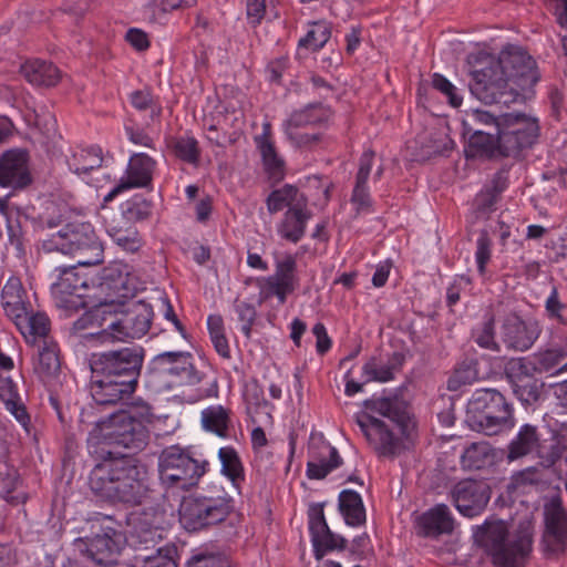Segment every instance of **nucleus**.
I'll return each mask as SVG.
<instances>
[{"label": "nucleus", "instance_id": "obj_60", "mask_svg": "<svg viewBox=\"0 0 567 567\" xmlns=\"http://www.w3.org/2000/svg\"><path fill=\"white\" fill-rule=\"evenodd\" d=\"M494 315L488 312L482 327L475 331V341L482 348H493L494 342Z\"/></svg>", "mask_w": 567, "mask_h": 567}, {"label": "nucleus", "instance_id": "obj_17", "mask_svg": "<svg viewBox=\"0 0 567 567\" xmlns=\"http://www.w3.org/2000/svg\"><path fill=\"white\" fill-rule=\"evenodd\" d=\"M121 534L110 525H101L100 532L92 537L78 538L75 546L79 551L94 563L102 565L113 561L120 553Z\"/></svg>", "mask_w": 567, "mask_h": 567}, {"label": "nucleus", "instance_id": "obj_15", "mask_svg": "<svg viewBox=\"0 0 567 567\" xmlns=\"http://www.w3.org/2000/svg\"><path fill=\"white\" fill-rule=\"evenodd\" d=\"M545 529L542 549L547 559H558L567 549V512L560 499H553L545 507Z\"/></svg>", "mask_w": 567, "mask_h": 567}, {"label": "nucleus", "instance_id": "obj_29", "mask_svg": "<svg viewBox=\"0 0 567 567\" xmlns=\"http://www.w3.org/2000/svg\"><path fill=\"white\" fill-rule=\"evenodd\" d=\"M310 217L311 213L307 206L288 209L278 226L279 235L288 241L298 243L305 235L306 225Z\"/></svg>", "mask_w": 567, "mask_h": 567}, {"label": "nucleus", "instance_id": "obj_28", "mask_svg": "<svg viewBox=\"0 0 567 567\" xmlns=\"http://www.w3.org/2000/svg\"><path fill=\"white\" fill-rule=\"evenodd\" d=\"M102 287L110 290L114 296L115 305H123L124 299L134 297L137 291V284L128 272L118 267L109 268L104 271Z\"/></svg>", "mask_w": 567, "mask_h": 567}, {"label": "nucleus", "instance_id": "obj_51", "mask_svg": "<svg viewBox=\"0 0 567 567\" xmlns=\"http://www.w3.org/2000/svg\"><path fill=\"white\" fill-rule=\"evenodd\" d=\"M321 121V107L310 105L301 111L295 112L290 115L286 123V127L298 130L307 125H312Z\"/></svg>", "mask_w": 567, "mask_h": 567}, {"label": "nucleus", "instance_id": "obj_46", "mask_svg": "<svg viewBox=\"0 0 567 567\" xmlns=\"http://www.w3.org/2000/svg\"><path fill=\"white\" fill-rule=\"evenodd\" d=\"M567 357L563 346L554 347L534 354L533 369L536 372H548L556 368Z\"/></svg>", "mask_w": 567, "mask_h": 567}, {"label": "nucleus", "instance_id": "obj_12", "mask_svg": "<svg viewBox=\"0 0 567 567\" xmlns=\"http://www.w3.org/2000/svg\"><path fill=\"white\" fill-rule=\"evenodd\" d=\"M498 567H524L533 547V526L522 520L508 532L505 522L498 519Z\"/></svg>", "mask_w": 567, "mask_h": 567}, {"label": "nucleus", "instance_id": "obj_52", "mask_svg": "<svg viewBox=\"0 0 567 567\" xmlns=\"http://www.w3.org/2000/svg\"><path fill=\"white\" fill-rule=\"evenodd\" d=\"M218 454L223 465V473L233 482L240 478L243 475V467L235 450L230 447H223L219 450Z\"/></svg>", "mask_w": 567, "mask_h": 567}, {"label": "nucleus", "instance_id": "obj_2", "mask_svg": "<svg viewBox=\"0 0 567 567\" xmlns=\"http://www.w3.org/2000/svg\"><path fill=\"white\" fill-rule=\"evenodd\" d=\"M144 351L125 347L93 353L90 358V391L99 405H116L131 399L137 386Z\"/></svg>", "mask_w": 567, "mask_h": 567}, {"label": "nucleus", "instance_id": "obj_45", "mask_svg": "<svg viewBox=\"0 0 567 567\" xmlns=\"http://www.w3.org/2000/svg\"><path fill=\"white\" fill-rule=\"evenodd\" d=\"M176 555V546L165 543L164 547L158 548L155 553L142 555L136 560L141 563L142 567H177Z\"/></svg>", "mask_w": 567, "mask_h": 567}, {"label": "nucleus", "instance_id": "obj_57", "mask_svg": "<svg viewBox=\"0 0 567 567\" xmlns=\"http://www.w3.org/2000/svg\"><path fill=\"white\" fill-rule=\"evenodd\" d=\"M529 372H535L533 363L526 362L524 358L511 359L505 364L504 369V375L511 385L523 379V375H527Z\"/></svg>", "mask_w": 567, "mask_h": 567}, {"label": "nucleus", "instance_id": "obj_13", "mask_svg": "<svg viewBox=\"0 0 567 567\" xmlns=\"http://www.w3.org/2000/svg\"><path fill=\"white\" fill-rule=\"evenodd\" d=\"M498 79L519 87H533L539 74L535 61L523 47L507 44L498 53Z\"/></svg>", "mask_w": 567, "mask_h": 567}, {"label": "nucleus", "instance_id": "obj_14", "mask_svg": "<svg viewBox=\"0 0 567 567\" xmlns=\"http://www.w3.org/2000/svg\"><path fill=\"white\" fill-rule=\"evenodd\" d=\"M13 124L7 117L0 118V143L12 132ZM28 153L23 150H9L0 157V185L22 188L31 183L28 168Z\"/></svg>", "mask_w": 567, "mask_h": 567}, {"label": "nucleus", "instance_id": "obj_3", "mask_svg": "<svg viewBox=\"0 0 567 567\" xmlns=\"http://www.w3.org/2000/svg\"><path fill=\"white\" fill-rule=\"evenodd\" d=\"M363 406L367 412L357 416V423L379 455L393 457L408 447L414 422L405 400L399 395L372 398Z\"/></svg>", "mask_w": 567, "mask_h": 567}, {"label": "nucleus", "instance_id": "obj_62", "mask_svg": "<svg viewBox=\"0 0 567 567\" xmlns=\"http://www.w3.org/2000/svg\"><path fill=\"white\" fill-rule=\"evenodd\" d=\"M34 124L47 138H53L55 136L56 120L52 113L48 111L41 113L34 112Z\"/></svg>", "mask_w": 567, "mask_h": 567}, {"label": "nucleus", "instance_id": "obj_10", "mask_svg": "<svg viewBox=\"0 0 567 567\" xmlns=\"http://www.w3.org/2000/svg\"><path fill=\"white\" fill-rule=\"evenodd\" d=\"M205 464L193 458L177 445L168 446L158 457L161 482L168 487L188 489L196 485L205 473Z\"/></svg>", "mask_w": 567, "mask_h": 567}, {"label": "nucleus", "instance_id": "obj_23", "mask_svg": "<svg viewBox=\"0 0 567 567\" xmlns=\"http://www.w3.org/2000/svg\"><path fill=\"white\" fill-rule=\"evenodd\" d=\"M297 262L293 256L287 255L276 262V272L267 279L268 291L275 295L280 303L286 301L288 293H291L297 286L295 276Z\"/></svg>", "mask_w": 567, "mask_h": 567}, {"label": "nucleus", "instance_id": "obj_8", "mask_svg": "<svg viewBox=\"0 0 567 567\" xmlns=\"http://www.w3.org/2000/svg\"><path fill=\"white\" fill-rule=\"evenodd\" d=\"M148 440L146 427L125 411L112 413L105 419L94 422L89 441L103 442L109 445L123 446L128 450L140 451Z\"/></svg>", "mask_w": 567, "mask_h": 567}, {"label": "nucleus", "instance_id": "obj_9", "mask_svg": "<svg viewBox=\"0 0 567 567\" xmlns=\"http://www.w3.org/2000/svg\"><path fill=\"white\" fill-rule=\"evenodd\" d=\"M233 511L231 499L225 496L189 495L178 509L179 522L188 532H197L224 522Z\"/></svg>", "mask_w": 567, "mask_h": 567}, {"label": "nucleus", "instance_id": "obj_39", "mask_svg": "<svg viewBox=\"0 0 567 567\" xmlns=\"http://www.w3.org/2000/svg\"><path fill=\"white\" fill-rule=\"evenodd\" d=\"M528 89L513 83L507 84L498 79V111L522 110L526 104L524 92Z\"/></svg>", "mask_w": 567, "mask_h": 567}, {"label": "nucleus", "instance_id": "obj_1", "mask_svg": "<svg viewBox=\"0 0 567 567\" xmlns=\"http://www.w3.org/2000/svg\"><path fill=\"white\" fill-rule=\"evenodd\" d=\"M104 460L97 463L89 476V487L100 499L110 504L135 507L152 504L155 491L146 466L128 456H115L103 451Z\"/></svg>", "mask_w": 567, "mask_h": 567}, {"label": "nucleus", "instance_id": "obj_7", "mask_svg": "<svg viewBox=\"0 0 567 567\" xmlns=\"http://www.w3.org/2000/svg\"><path fill=\"white\" fill-rule=\"evenodd\" d=\"M539 135L538 121L523 110L498 111V156L517 159Z\"/></svg>", "mask_w": 567, "mask_h": 567}, {"label": "nucleus", "instance_id": "obj_22", "mask_svg": "<svg viewBox=\"0 0 567 567\" xmlns=\"http://www.w3.org/2000/svg\"><path fill=\"white\" fill-rule=\"evenodd\" d=\"M503 342L508 349L525 351L532 347L538 337L535 324H527L516 315L505 318L503 326Z\"/></svg>", "mask_w": 567, "mask_h": 567}, {"label": "nucleus", "instance_id": "obj_4", "mask_svg": "<svg viewBox=\"0 0 567 567\" xmlns=\"http://www.w3.org/2000/svg\"><path fill=\"white\" fill-rule=\"evenodd\" d=\"M152 319L153 309L144 301H134L126 307L124 303L104 301L90 315L76 320L74 328L83 329L89 321L94 320L101 327V331L96 332L101 341H124L146 334Z\"/></svg>", "mask_w": 567, "mask_h": 567}, {"label": "nucleus", "instance_id": "obj_5", "mask_svg": "<svg viewBox=\"0 0 567 567\" xmlns=\"http://www.w3.org/2000/svg\"><path fill=\"white\" fill-rule=\"evenodd\" d=\"M207 365L196 360L188 351L167 350L158 353L152 361L148 383L155 391H177L185 393L203 382Z\"/></svg>", "mask_w": 567, "mask_h": 567}, {"label": "nucleus", "instance_id": "obj_41", "mask_svg": "<svg viewBox=\"0 0 567 567\" xmlns=\"http://www.w3.org/2000/svg\"><path fill=\"white\" fill-rule=\"evenodd\" d=\"M102 162L103 157L101 148L92 146L75 153L72 159L69 161V167L75 174L81 175L100 167Z\"/></svg>", "mask_w": 567, "mask_h": 567}, {"label": "nucleus", "instance_id": "obj_50", "mask_svg": "<svg viewBox=\"0 0 567 567\" xmlns=\"http://www.w3.org/2000/svg\"><path fill=\"white\" fill-rule=\"evenodd\" d=\"M188 567H230V563L223 553L202 550L190 558Z\"/></svg>", "mask_w": 567, "mask_h": 567}, {"label": "nucleus", "instance_id": "obj_44", "mask_svg": "<svg viewBox=\"0 0 567 567\" xmlns=\"http://www.w3.org/2000/svg\"><path fill=\"white\" fill-rule=\"evenodd\" d=\"M33 370L43 381L56 375L60 370V360L56 351L48 346L42 347L39 350Z\"/></svg>", "mask_w": 567, "mask_h": 567}, {"label": "nucleus", "instance_id": "obj_55", "mask_svg": "<svg viewBox=\"0 0 567 567\" xmlns=\"http://www.w3.org/2000/svg\"><path fill=\"white\" fill-rule=\"evenodd\" d=\"M109 236L125 251L135 252L142 247V238L136 228L113 231Z\"/></svg>", "mask_w": 567, "mask_h": 567}, {"label": "nucleus", "instance_id": "obj_36", "mask_svg": "<svg viewBox=\"0 0 567 567\" xmlns=\"http://www.w3.org/2000/svg\"><path fill=\"white\" fill-rule=\"evenodd\" d=\"M404 357L399 352H394L389 362L381 367H379L377 360L372 358L362 367V378H364V382L390 381L393 379L394 371L402 365Z\"/></svg>", "mask_w": 567, "mask_h": 567}, {"label": "nucleus", "instance_id": "obj_18", "mask_svg": "<svg viewBox=\"0 0 567 567\" xmlns=\"http://www.w3.org/2000/svg\"><path fill=\"white\" fill-rule=\"evenodd\" d=\"M492 491L485 482L465 480L451 491L456 509L467 517L482 513L491 498Z\"/></svg>", "mask_w": 567, "mask_h": 567}, {"label": "nucleus", "instance_id": "obj_56", "mask_svg": "<svg viewBox=\"0 0 567 567\" xmlns=\"http://www.w3.org/2000/svg\"><path fill=\"white\" fill-rule=\"evenodd\" d=\"M496 199V185L486 190H482L474 200V207L477 218H488L494 212V205Z\"/></svg>", "mask_w": 567, "mask_h": 567}, {"label": "nucleus", "instance_id": "obj_31", "mask_svg": "<svg viewBox=\"0 0 567 567\" xmlns=\"http://www.w3.org/2000/svg\"><path fill=\"white\" fill-rule=\"evenodd\" d=\"M0 400L4 403L7 410L16 417V420L27 429L30 416L21 401L16 383L9 377L0 374Z\"/></svg>", "mask_w": 567, "mask_h": 567}, {"label": "nucleus", "instance_id": "obj_54", "mask_svg": "<svg viewBox=\"0 0 567 567\" xmlns=\"http://www.w3.org/2000/svg\"><path fill=\"white\" fill-rule=\"evenodd\" d=\"M477 375L476 369L471 363H462L447 380L450 391H458L463 385L471 384Z\"/></svg>", "mask_w": 567, "mask_h": 567}, {"label": "nucleus", "instance_id": "obj_64", "mask_svg": "<svg viewBox=\"0 0 567 567\" xmlns=\"http://www.w3.org/2000/svg\"><path fill=\"white\" fill-rule=\"evenodd\" d=\"M132 105L140 111L151 110V117L157 116L159 111L155 110L153 96L147 91H135L131 94Z\"/></svg>", "mask_w": 567, "mask_h": 567}, {"label": "nucleus", "instance_id": "obj_48", "mask_svg": "<svg viewBox=\"0 0 567 567\" xmlns=\"http://www.w3.org/2000/svg\"><path fill=\"white\" fill-rule=\"evenodd\" d=\"M330 29L326 24L313 23L312 28L298 42V49L318 51L329 41Z\"/></svg>", "mask_w": 567, "mask_h": 567}, {"label": "nucleus", "instance_id": "obj_49", "mask_svg": "<svg viewBox=\"0 0 567 567\" xmlns=\"http://www.w3.org/2000/svg\"><path fill=\"white\" fill-rule=\"evenodd\" d=\"M25 333L34 337H45L49 331V319L43 313L30 315L25 309L24 317L19 320Z\"/></svg>", "mask_w": 567, "mask_h": 567}, {"label": "nucleus", "instance_id": "obj_58", "mask_svg": "<svg viewBox=\"0 0 567 567\" xmlns=\"http://www.w3.org/2000/svg\"><path fill=\"white\" fill-rule=\"evenodd\" d=\"M234 307L236 313L238 315V319L243 323V333L245 334L246 338H250L251 327L257 317V311L254 305L246 301L235 300Z\"/></svg>", "mask_w": 567, "mask_h": 567}, {"label": "nucleus", "instance_id": "obj_16", "mask_svg": "<svg viewBox=\"0 0 567 567\" xmlns=\"http://www.w3.org/2000/svg\"><path fill=\"white\" fill-rule=\"evenodd\" d=\"M471 93L484 104L496 101V59L491 53L480 51L467 56Z\"/></svg>", "mask_w": 567, "mask_h": 567}, {"label": "nucleus", "instance_id": "obj_33", "mask_svg": "<svg viewBox=\"0 0 567 567\" xmlns=\"http://www.w3.org/2000/svg\"><path fill=\"white\" fill-rule=\"evenodd\" d=\"M495 460V450L488 442L472 443L461 456L463 467L468 470H481L494 465Z\"/></svg>", "mask_w": 567, "mask_h": 567}, {"label": "nucleus", "instance_id": "obj_63", "mask_svg": "<svg viewBox=\"0 0 567 567\" xmlns=\"http://www.w3.org/2000/svg\"><path fill=\"white\" fill-rule=\"evenodd\" d=\"M544 383L539 382L536 378L528 384L522 385L520 390H515V395L525 404H533L538 401L540 390Z\"/></svg>", "mask_w": 567, "mask_h": 567}, {"label": "nucleus", "instance_id": "obj_30", "mask_svg": "<svg viewBox=\"0 0 567 567\" xmlns=\"http://www.w3.org/2000/svg\"><path fill=\"white\" fill-rule=\"evenodd\" d=\"M21 73L29 83L38 86H53L60 80L58 68L42 60L27 62L21 66Z\"/></svg>", "mask_w": 567, "mask_h": 567}, {"label": "nucleus", "instance_id": "obj_43", "mask_svg": "<svg viewBox=\"0 0 567 567\" xmlns=\"http://www.w3.org/2000/svg\"><path fill=\"white\" fill-rule=\"evenodd\" d=\"M228 411L220 405L209 406L202 412V424L205 430L225 437L228 429Z\"/></svg>", "mask_w": 567, "mask_h": 567}, {"label": "nucleus", "instance_id": "obj_27", "mask_svg": "<svg viewBox=\"0 0 567 567\" xmlns=\"http://www.w3.org/2000/svg\"><path fill=\"white\" fill-rule=\"evenodd\" d=\"M24 290L19 278L11 277L4 285L1 293L2 306L8 317L14 320L21 333H25L21 322L25 315L27 303L24 301Z\"/></svg>", "mask_w": 567, "mask_h": 567}, {"label": "nucleus", "instance_id": "obj_40", "mask_svg": "<svg viewBox=\"0 0 567 567\" xmlns=\"http://www.w3.org/2000/svg\"><path fill=\"white\" fill-rule=\"evenodd\" d=\"M473 537L476 546L482 548L496 566V519L493 516L487 518L483 525L476 527Z\"/></svg>", "mask_w": 567, "mask_h": 567}, {"label": "nucleus", "instance_id": "obj_21", "mask_svg": "<svg viewBox=\"0 0 567 567\" xmlns=\"http://www.w3.org/2000/svg\"><path fill=\"white\" fill-rule=\"evenodd\" d=\"M154 161L145 154H135L131 157L126 169V177L122 178L105 200L112 199L121 192L133 187H145L152 182Z\"/></svg>", "mask_w": 567, "mask_h": 567}, {"label": "nucleus", "instance_id": "obj_20", "mask_svg": "<svg viewBox=\"0 0 567 567\" xmlns=\"http://www.w3.org/2000/svg\"><path fill=\"white\" fill-rule=\"evenodd\" d=\"M58 280L53 284L52 290L60 306L64 308H76L80 303L78 291L86 288V280L79 275L75 266L59 267Z\"/></svg>", "mask_w": 567, "mask_h": 567}, {"label": "nucleus", "instance_id": "obj_11", "mask_svg": "<svg viewBox=\"0 0 567 567\" xmlns=\"http://www.w3.org/2000/svg\"><path fill=\"white\" fill-rule=\"evenodd\" d=\"M164 520L165 509L155 502L131 517V540L136 553L135 559L164 547Z\"/></svg>", "mask_w": 567, "mask_h": 567}, {"label": "nucleus", "instance_id": "obj_26", "mask_svg": "<svg viewBox=\"0 0 567 567\" xmlns=\"http://www.w3.org/2000/svg\"><path fill=\"white\" fill-rule=\"evenodd\" d=\"M419 527L423 536L437 537L453 532L454 519L449 507L445 504H439L420 517Z\"/></svg>", "mask_w": 567, "mask_h": 567}, {"label": "nucleus", "instance_id": "obj_37", "mask_svg": "<svg viewBox=\"0 0 567 567\" xmlns=\"http://www.w3.org/2000/svg\"><path fill=\"white\" fill-rule=\"evenodd\" d=\"M538 446V435L535 426L525 424L515 440L508 445L507 460L509 462L524 457Z\"/></svg>", "mask_w": 567, "mask_h": 567}, {"label": "nucleus", "instance_id": "obj_47", "mask_svg": "<svg viewBox=\"0 0 567 567\" xmlns=\"http://www.w3.org/2000/svg\"><path fill=\"white\" fill-rule=\"evenodd\" d=\"M152 203L142 195H135L124 202L121 206V213L134 224L150 217Z\"/></svg>", "mask_w": 567, "mask_h": 567}, {"label": "nucleus", "instance_id": "obj_59", "mask_svg": "<svg viewBox=\"0 0 567 567\" xmlns=\"http://www.w3.org/2000/svg\"><path fill=\"white\" fill-rule=\"evenodd\" d=\"M493 240L487 230L483 229L477 238L476 262L481 275H484L485 267L492 255Z\"/></svg>", "mask_w": 567, "mask_h": 567}, {"label": "nucleus", "instance_id": "obj_19", "mask_svg": "<svg viewBox=\"0 0 567 567\" xmlns=\"http://www.w3.org/2000/svg\"><path fill=\"white\" fill-rule=\"evenodd\" d=\"M309 529L317 559H321L328 550L344 548L346 539L330 530L321 505L310 507Z\"/></svg>", "mask_w": 567, "mask_h": 567}, {"label": "nucleus", "instance_id": "obj_24", "mask_svg": "<svg viewBox=\"0 0 567 567\" xmlns=\"http://www.w3.org/2000/svg\"><path fill=\"white\" fill-rule=\"evenodd\" d=\"M255 143L268 178L274 183L280 182L285 177V161L279 156L274 142L270 140L268 124L265 125L262 134L255 136Z\"/></svg>", "mask_w": 567, "mask_h": 567}, {"label": "nucleus", "instance_id": "obj_35", "mask_svg": "<svg viewBox=\"0 0 567 567\" xmlns=\"http://www.w3.org/2000/svg\"><path fill=\"white\" fill-rule=\"evenodd\" d=\"M339 509L350 526H360L365 522V509L361 496L351 489H344L339 495Z\"/></svg>", "mask_w": 567, "mask_h": 567}, {"label": "nucleus", "instance_id": "obj_6", "mask_svg": "<svg viewBox=\"0 0 567 567\" xmlns=\"http://www.w3.org/2000/svg\"><path fill=\"white\" fill-rule=\"evenodd\" d=\"M48 251L72 255L79 266H94L103 261V247L91 224L70 223L44 241Z\"/></svg>", "mask_w": 567, "mask_h": 567}, {"label": "nucleus", "instance_id": "obj_38", "mask_svg": "<svg viewBox=\"0 0 567 567\" xmlns=\"http://www.w3.org/2000/svg\"><path fill=\"white\" fill-rule=\"evenodd\" d=\"M496 154V138L483 131H475L465 148L466 158L491 159Z\"/></svg>", "mask_w": 567, "mask_h": 567}, {"label": "nucleus", "instance_id": "obj_32", "mask_svg": "<svg viewBox=\"0 0 567 567\" xmlns=\"http://www.w3.org/2000/svg\"><path fill=\"white\" fill-rule=\"evenodd\" d=\"M267 209L270 214H276L285 207L288 209L306 207L308 200L299 189L292 185H285L279 189L272 190L267 197Z\"/></svg>", "mask_w": 567, "mask_h": 567}, {"label": "nucleus", "instance_id": "obj_53", "mask_svg": "<svg viewBox=\"0 0 567 567\" xmlns=\"http://www.w3.org/2000/svg\"><path fill=\"white\" fill-rule=\"evenodd\" d=\"M174 152L184 162L196 164L199 159L197 141L194 137H181L174 142Z\"/></svg>", "mask_w": 567, "mask_h": 567}, {"label": "nucleus", "instance_id": "obj_61", "mask_svg": "<svg viewBox=\"0 0 567 567\" xmlns=\"http://www.w3.org/2000/svg\"><path fill=\"white\" fill-rule=\"evenodd\" d=\"M433 87L449 97L452 106L457 107L462 104V97L455 93V86L443 75L435 73L432 79Z\"/></svg>", "mask_w": 567, "mask_h": 567}, {"label": "nucleus", "instance_id": "obj_34", "mask_svg": "<svg viewBox=\"0 0 567 567\" xmlns=\"http://www.w3.org/2000/svg\"><path fill=\"white\" fill-rule=\"evenodd\" d=\"M373 157L374 152L368 150L362 154L360 158L355 186L352 193V202L357 204L359 208H365L370 206V195L368 192L367 182L371 173Z\"/></svg>", "mask_w": 567, "mask_h": 567}, {"label": "nucleus", "instance_id": "obj_25", "mask_svg": "<svg viewBox=\"0 0 567 567\" xmlns=\"http://www.w3.org/2000/svg\"><path fill=\"white\" fill-rule=\"evenodd\" d=\"M342 464L338 450L330 443L322 441L318 451L313 452L307 464V476L310 480H322L330 472Z\"/></svg>", "mask_w": 567, "mask_h": 567}, {"label": "nucleus", "instance_id": "obj_42", "mask_svg": "<svg viewBox=\"0 0 567 567\" xmlns=\"http://www.w3.org/2000/svg\"><path fill=\"white\" fill-rule=\"evenodd\" d=\"M417 143L423 150L422 156L440 155L453 148V141L443 132L436 131L420 135Z\"/></svg>", "mask_w": 567, "mask_h": 567}]
</instances>
